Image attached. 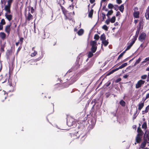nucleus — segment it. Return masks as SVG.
I'll list each match as a JSON object with an SVG mask.
<instances>
[{"label": "nucleus", "instance_id": "nucleus-46", "mask_svg": "<svg viewBox=\"0 0 149 149\" xmlns=\"http://www.w3.org/2000/svg\"><path fill=\"white\" fill-rule=\"evenodd\" d=\"M108 7L109 9H112L114 7V6L112 4L109 3L108 4Z\"/></svg>", "mask_w": 149, "mask_h": 149}, {"label": "nucleus", "instance_id": "nucleus-5", "mask_svg": "<svg viewBox=\"0 0 149 149\" xmlns=\"http://www.w3.org/2000/svg\"><path fill=\"white\" fill-rule=\"evenodd\" d=\"M11 6L8 4L5 5L4 8L3 10H4L6 12V13H11Z\"/></svg>", "mask_w": 149, "mask_h": 149}, {"label": "nucleus", "instance_id": "nucleus-51", "mask_svg": "<svg viewBox=\"0 0 149 149\" xmlns=\"http://www.w3.org/2000/svg\"><path fill=\"white\" fill-rule=\"evenodd\" d=\"M121 80V79L120 78H119L117 79L115 81V82L116 83H117L120 81Z\"/></svg>", "mask_w": 149, "mask_h": 149}, {"label": "nucleus", "instance_id": "nucleus-13", "mask_svg": "<svg viewBox=\"0 0 149 149\" xmlns=\"http://www.w3.org/2000/svg\"><path fill=\"white\" fill-rule=\"evenodd\" d=\"M28 16L26 18L25 21L27 22V21H29H29L33 19V16L31 15L30 13H29L28 14Z\"/></svg>", "mask_w": 149, "mask_h": 149}, {"label": "nucleus", "instance_id": "nucleus-63", "mask_svg": "<svg viewBox=\"0 0 149 149\" xmlns=\"http://www.w3.org/2000/svg\"><path fill=\"white\" fill-rule=\"evenodd\" d=\"M6 1H4L3 0H1V4H5Z\"/></svg>", "mask_w": 149, "mask_h": 149}, {"label": "nucleus", "instance_id": "nucleus-8", "mask_svg": "<svg viewBox=\"0 0 149 149\" xmlns=\"http://www.w3.org/2000/svg\"><path fill=\"white\" fill-rule=\"evenodd\" d=\"M9 74L10 75V74L12 73V72L14 69V65L13 62H12L11 64H9Z\"/></svg>", "mask_w": 149, "mask_h": 149}, {"label": "nucleus", "instance_id": "nucleus-20", "mask_svg": "<svg viewBox=\"0 0 149 149\" xmlns=\"http://www.w3.org/2000/svg\"><path fill=\"white\" fill-rule=\"evenodd\" d=\"M91 122H93V123L92 124H91V125H89V127H88L89 130L93 129L95 125V123H94L93 122V120H91Z\"/></svg>", "mask_w": 149, "mask_h": 149}, {"label": "nucleus", "instance_id": "nucleus-10", "mask_svg": "<svg viewBox=\"0 0 149 149\" xmlns=\"http://www.w3.org/2000/svg\"><path fill=\"white\" fill-rule=\"evenodd\" d=\"M93 65V63L92 61L89 62L86 65L85 69L86 70H88L92 67Z\"/></svg>", "mask_w": 149, "mask_h": 149}, {"label": "nucleus", "instance_id": "nucleus-30", "mask_svg": "<svg viewBox=\"0 0 149 149\" xmlns=\"http://www.w3.org/2000/svg\"><path fill=\"white\" fill-rule=\"evenodd\" d=\"M113 13V11L112 10H111L108 11L107 13V14L106 15L108 17H109V15H112Z\"/></svg>", "mask_w": 149, "mask_h": 149}, {"label": "nucleus", "instance_id": "nucleus-42", "mask_svg": "<svg viewBox=\"0 0 149 149\" xmlns=\"http://www.w3.org/2000/svg\"><path fill=\"white\" fill-rule=\"evenodd\" d=\"M102 29L104 30L107 31L108 30V27L106 25H104L102 27Z\"/></svg>", "mask_w": 149, "mask_h": 149}, {"label": "nucleus", "instance_id": "nucleus-50", "mask_svg": "<svg viewBox=\"0 0 149 149\" xmlns=\"http://www.w3.org/2000/svg\"><path fill=\"white\" fill-rule=\"evenodd\" d=\"M149 133H148V134H145L146 135V136H145V138H146V139H148V141H149Z\"/></svg>", "mask_w": 149, "mask_h": 149}, {"label": "nucleus", "instance_id": "nucleus-34", "mask_svg": "<svg viewBox=\"0 0 149 149\" xmlns=\"http://www.w3.org/2000/svg\"><path fill=\"white\" fill-rule=\"evenodd\" d=\"M93 53L92 51L89 52L88 55V58L91 57L93 55Z\"/></svg>", "mask_w": 149, "mask_h": 149}, {"label": "nucleus", "instance_id": "nucleus-19", "mask_svg": "<svg viewBox=\"0 0 149 149\" xmlns=\"http://www.w3.org/2000/svg\"><path fill=\"white\" fill-rule=\"evenodd\" d=\"M93 10L91 9L90 11L89 12L88 14V17L89 18H92L93 17Z\"/></svg>", "mask_w": 149, "mask_h": 149}, {"label": "nucleus", "instance_id": "nucleus-44", "mask_svg": "<svg viewBox=\"0 0 149 149\" xmlns=\"http://www.w3.org/2000/svg\"><path fill=\"white\" fill-rule=\"evenodd\" d=\"M13 0H8L7 1V4L11 6Z\"/></svg>", "mask_w": 149, "mask_h": 149}, {"label": "nucleus", "instance_id": "nucleus-28", "mask_svg": "<svg viewBox=\"0 0 149 149\" xmlns=\"http://www.w3.org/2000/svg\"><path fill=\"white\" fill-rule=\"evenodd\" d=\"M124 4H122L119 7V10L121 12H123V11L124 10Z\"/></svg>", "mask_w": 149, "mask_h": 149}, {"label": "nucleus", "instance_id": "nucleus-40", "mask_svg": "<svg viewBox=\"0 0 149 149\" xmlns=\"http://www.w3.org/2000/svg\"><path fill=\"white\" fill-rule=\"evenodd\" d=\"M99 38V36L97 34H95L94 36V39L96 40H98Z\"/></svg>", "mask_w": 149, "mask_h": 149}, {"label": "nucleus", "instance_id": "nucleus-25", "mask_svg": "<svg viewBox=\"0 0 149 149\" xmlns=\"http://www.w3.org/2000/svg\"><path fill=\"white\" fill-rule=\"evenodd\" d=\"M144 103H140L138 105V109L139 110H141V109L144 106Z\"/></svg>", "mask_w": 149, "mask_h": 149}, {"label": "nucleus", "instance_id": "nucleus-9", "mask_svg": "<svg viewBox=\"0 0 149 149\" xmlns=\"http://www.w3.org/2000/svg\"><path fill=\"white\" fill-rule=\"evenodd\" d=\"M140 125L139 124V126L137 130L138 134L137 135L142 137V136L143 134V132L140 127Z\"/></svg>", "mask_w": 149, "mask_h": 149}, {"label": "nucleus", "instance_id": "nucleus-22", "mask_svg": "<svg viewBox=\"0 0 149 149\" xmlns=\"http://www.w3.org/2000/svg\"><path fill=\"white\" fill-rule=\"evenodd\" d=\"M97 42L95 40L94 41H91L90 42V45L92 46H97Z\"/></svg>", "mask_w": 149, "mask_h": 149}, {"label": "nucleus", "instance_id": "nucleus-35", "mask_svg": "<svg viewBox=\"0 0 149 149\" xmlns=\"http://www.w3.org/2000/svg\"><path fill=\"white\" fill-rule=\"evenodd\" d=\"M146 144L145 143V142H142L141 144L140 148H143L146 146Z\"/></svg>", "mask_w": 149, "mask_h": 149}, {"label": "nucleus", "instance_id": "nucleus-37", "mask_svg": "<svg viewBox=\"0 0 149 149\" xmlns=\"http://www.w3.org/2000/svg\"><path fill=\"white\" fill-rule=\"evenodd\" d=\"M6 24V22L4 19H2L0 22V24L3 25H5Z\"/></svg>", "mask_w": 149, "mask_h": 149}, {"label": "nucleus", "instance_id": "nucleus-23", "mask_svg": "<svg viewBox=\"0 0 149 149\" xmlns=\"http://www.w3.org/2000/svg\"><path fill=\"white\" fill-rule=\"evenodd\" d=\"M100 40L102 41L105 40L106 39V37L105 35V34L103 33L102 34L100 37Z\"/></svg>", "mask_w": 149, "mask_h": 149}, {"label": "nucleus", "instance_id": "nucleus-26", "mask_svg": "<svg viewBox=\"0 0 149 149\" xmlns=\"http://www.w3.org/2000/svg\"><path fill=\"white\" fill-rule=\"evenodd\" d=\"M149 109V105L146 108L145 111H142V114H144L145 113H147L148 112Z\"/></svg>", "mask_w": 149, "mask_h": 149}, {"label": "nucleus", "instance_id": "nucleus-15", "mask_svg": "<svg viewBox=\"0 0 149 149\" xmlns=\"http://www.w3.org/2000/svg\"><path fill=\"white\" fill-rule=\"evenodd\" d=\"M139 11H134L133 13V15L134 18H138L139 17Z\"/></svg>", "mask_w": 149, "mask_h": 149}, {"label": "nucleus", "instance_id": "nucleus-49", "mask_svg": "<svg viewBox=\"0 0 149 149\" xmlns=\"http://www.w3.org/2000/svg\"><path fill=\"white\" fill-rule=\"evenodd\" d=\"M11 54V52L10 50H8L7 51V53L6 54L7 56H9V55H10Z\"/></svg>", "mask_w": 149, "mask_h": 149}, {"label": "nucleus", "instance_id": "nucleus-47", "mask_svg": "<svg viewBox=\"0 0 149 149\" xmlns=\"http://www.w3.org/2000/svg\"><path fill=\"white\" fill-rule=\"evenodd\" d=\"M37 54V52L34 50V52L31 54V56L32 57L35 56Z\"/></svg>", "mask_w": 149, "mask_h": 149}, {"label": "nucleus", "instance_id": "nucleus-36", "mask_svg": "<svg viewBox=\"0 0 149 149\" xmlns=\"http://www.w3.org/2000/svg\"><path fill=\"white\" fill-rule=\"evenodd\" d=\"M120 104L122 106H125V102L124 100H122L120 101Z\"/></svg>", "mask_w": 149, "mask_h": 149}, {"label": "nucleus", "instance_id": "nucleus-4", "mask_svg": "<svg viewBox=\"0 0 149 149\" xmlns=\"http://www.w3.org/2000/svg\"><path fill=\"white\" fill-rule=\"evenodd\" d=\"M145 83V81L142 80H140L137 82L136 84L135 87L136 88H138L141 87L142 85H143Z\"/></svg>", "mask_w": 149, "mask_h": 149}, {"label": "nucleus", "instance_id": "nucleus-58", "mask_svg": "<svg viewBox=\"0 0 149 149\" xmlns=\"http://www.w3.org/2000/svg\"><path fill=\"white\" fill-rule=\"evenodd\" d=\"M110 84L111 82L109 81L105 84V86L106 87H108L110 85Z\"/></svg>", "mask_w": 149, "mask_h": 149}, {"label": "nucleus", "instance_id": "nucleus-18", "mask_svg": "<svg viewBox=\"0 0 149 149\" xmlns=\"http://www.w3.org/2000/svg\"><path fill=\"white\" fill-rule=\"evenodd\" d=\"M0 37L2 40H4L6 37V34L3 32L0 33Z\"/></svg>", "mask_w": 149, "mask_h": 149}, {"label": "nucleus", "instance_id": "nucleus-53", "mask_svg": "<svg viewBox=\"0 0 149 149\" xmlns=\"http://www.w3.org/2000/svg\"><path fill=\"white\" fill-rule=\"evenodd\" d=\"M123 54L121 53L118 56L117 60H119L123 56Z\"/></svg>", "mask_w": 149, "mask_h": 149}, {"label": "nucleus", "instance_id": "nucleus-24", "mask_svg": "<svg viewBox=\"0 0 149 149\" xmlns=\"http://www.w3.org/2000/svg\"><path fill=\"white\" fill-rule=\"evenodd\" d=\"M97 46H92L91 49V51L93 53L95 52L97 50Z\"/></svg>", "mask_w": 149, "mask_h": 149}, {"label": "nucleus", "instance_id": "nucleus-41", "mask_svg": "<svg viewBox=\"0 0 149 149\" xmlns=\"http://www.w3.org/2000/svg\"><path fill=\"white\" fill-rule=\"evenodd\" d=\"M24 39L23 37H21L20 38L19 40L18 41H19L20 44L21 45H22L23 42V40Z\"/></svg>", "mask_w": 149, "mask_h": 149}, {"label": "nucleus", "instance_id": "nucleus-62", "mask_svg": "<svg viewBox=\"0 0 149 149\" xmlns=\"http://www.w3.org/2000/svg\"><path fill=\"white\" fill-rule=\"evenodd\" d=\"M13 28L14 29L16 27L17 24L16 23H14L13 24Z\"/></svg>", "mask_w": 149, "mask_h": 149}, {"label": "nucleus", "instance_id": "nucleus-29", "mask_svg": "<svg viewBox=\"0 0 149 149\" xmlns=\"http://www.w3.org/2000/svg\"><path fill=\"white\" fill-rule=\"evenodd\" d=\"M142 127L143 129H146L147 128V125L146 122H144L142 124Z\"/></svg>", "mask_w": 149, "mask_h": 149}, {"label": "nucleus", "instance_id": "nucleus-14", "mask_svg": "<svg viewBox=\"0 0 149 149\" xmlns=\"http://www.w3.org/2000/svg\"><path fill=\"white\" fill-rule=\"evenodd\" d=\"M145 15L146 19L149 20V6L146 10Z\"/></svg>", "mask_w": 149, "mask_h": 149}, {"label": "nucleus", "instance_id": "nucleus-17", "mask_svg": "<svg viewBox=\"0 0 149 149\" xmlns=\"http://www.w3.org/2000/svg\"><path fill=\"white\" fill-rule=\"evenodd\" d=\"M102 44H103L105 47L107 46L109 44V42L108 41V40L107 39V40H105L102 41Z\"/></svg>", "mask_w": 149, "mask_h": 149}, {"label": "nucleus", "instance_id": "nucleus-33", "mask_svg": "<svg viewBox=\"0 0 149 149\" xmlns=\"http://www.w3.org/2000/svg\"><path fill=\"white\" fill-rule=\"evenodd\" d=\"M142 24V22L140 21L139 23V27L137 28L138 29H139V30H140L141 29H143Z\"/></svg>", "mask_w": 149, "mask_h": 149}, {"label": "nucleus", "instance_id": "nucleus-21", "mask_svg": "<svg viewBox=\"0 0 149 149\" xmlns=\"http://www.w3.org/2000/svg\"><path fill=\"white\" fill-rule=\"evenodd\" d=\"M6 43H4L3 44L1 45L0 50L2 52H4L5 51L4 48L6 46Z\"/></svg>", "mask_w": 149, "mask_h": 149}, {"label": "nucleus", "instance_id": "nucleus-16", "mask_svg": "<svg viewBox=\"0 0 149 149\" xmlns=\"http://www.w3.org/2000/svg\"><path fill=\"white\" fill-rule=\"evenodd\" d=\"M74 123V122H73V121L72 119L69 120H67V124L69 126H72Z\"/></svg>", "mask_w": 149, "mask_h": 149}, {"label": "nucleus", "instance_id": "nucleus-56", "mask_svg": "<svg viewBox=\"0 0 149 149\" xmlns=\"http://www.w3.org/2000/svg\"><path fill=\"white\" fill-rule=\"evenodd\" d=\"M148 139H145V138H144V141L143 142H145V143H149V142H148Z\"/></svg>", "mask_w": 149, "mask_h": 149}, {"label": "nucleus", "instance_id": "nucleus-43", "mask_svg": "<svg viewBox=\"0 0 149 149\" xmlns=\"http://www.w3.org/2000/svg\"><path fill=\"white\" fill-rule=\"evenodd\" d=\"M147 78V76L146 74H144L141 76V78L142 79H145Z\"/></svg>", "mask_w": 149, "mask_h": 149}, {"label": "nucleus", "instance_id": "nucleus-3", "mask_svg": "<svg viewBox=\"0 0 149 149\" xmlns=\"http://www.w3.org/2000/svg\"><path fill=\"white\" fill-rule=\"evenodd\" d=\"M67 78V75H65L63 77L60 78V82L63 84V86L64 87H65L66 86L64 85V84L68 80Z\"/></svg>", "mask_w": 149, "mask_h": 149}, {"label": "nucleus", "instance_id": "nucleus-2", "mask_svg": "<svg viewBox=\"0 0 149 149\" xmlns=\"http://www.w3.org/2000/svg\"><path fill=\"white\" fill-rule=\"evenodd\" d=\"M71 134V137H75V139H77L80 136H81V141L82 142L84 141L85 139L86 136H85L84 135H81L80 136L79 135L78 132H77L76 134H74L73 133H70Z\"/></svg>", "mask_w": 149, "mask_h": 149}, {"label": "nucleus", "instance_id": "nucleus-12", "mask_svg": "<svg viewBox=\"0 0 149 149\" xmlns=\"http://www.w3.org/2000/svg\"><path fill=\"white\" fill-rule=\"evenodd\" d=\"M11 23L9 25H7L5 27V31L8 34L10 33V31Z\"/></svg>", "mask_w": 149, "mask_h": 149}, {"label": "nucleus", "instance_id": "nucleus-1", "mask_svg": "<svg viewBox=\"0 0 149 149\" xmlns=\"http://www.w3.org/2000/svg\"><path fill=\"white\" fill-rule=\"evenodd\" d=\"M60 6L62 12L64 15L65 20L68 19L71 20L72 19V13H68V11L60 4Z\"/></svg>", "mask_w": 149, "mask_h": 149}, {"label": "nucleus", "instance_id": "nucleus-59", "mask_svg": "<svg viewBox=\"0 0 149 149\" xmlns=\"http://www.w3.org/2000/svg\"><path fill=\"white\" fill-rule=\"evenodd\" d=\"M119 69H120V68H119V67L118 68H116L115 69H114L113 70H112V71L113 72H115V71H116L118 70Z\"/></svg>", "mask_w": 149, "mask_h": 149}, {"label": "nucleus", "instance_id": "nucleus-48", "mask_svg": "<svg viewBox=\"0 0 149 149\" xmlns=\"http://www.w3.org/2000/svg\"><path fill=\"white\" fill-rule=\"evenodd\" d=\"M102 21H104L105 19L106 18V15L104 13H102Z\"/></svg>", "mask_w": 149, "mask_h": 149}, {"label": "nucleus", "instance_id": "nucleus-31", "mask_svg": "<svg viewBox=\"0 0 149 149\" xmlns=\"http://www.w3.org/2000/svg\"><path fill=\"white\" fill-rule=\"evenodd\" d=\"M116 17L115 16H113L112 17L111 19H110V21L111 23H114L116 21Z\"/></svg>", "mask_w": 149, "mask_h": 149}, {"label": "nucleus", "instance_id": "nucleus-52", "mask_svg": "<svg viewBox=\"0 0 149 149\" xmlns=\"http://www.w3.org/2000/svg\"><path fill=\"white\" fill-rule=\"evenodd\" d=\"M132 46V45H131L130 44V45H128L127 46V47L126 49V50H127L130 49Z\"/></svg>", "mask_w": 149, "mask_h": 149}, {"label": "nucleus", "instance_id": "nucleus-38", "mask_svg": "<svg viewBox=\"0 0 149 149\" xmlns=\"http://www.w3.org/2000/svg\"><path fill=\"white\" fill-rule=\"evenodd\" d=\"M141 59L139 58L138 60H137L136 62L135 63L134 66L136 65L137 64L139 63L141 61Z\"/></svg>", "mask_w": 149, "mask_h": 149}, {"label": "nucleus", "instance_id": "nucleus-54", "mask_svg": "<svg viewBox=\"0 0 149 149\" xmlns=\"http://www.w3.org/2000/svg\"><path fill=\"white\" fill-rule=\"evenodd\" d=\"M137 112V109L136 111V113L135 114H134L133 115V119H135L136 118V117L137 116V115H136Z\"/></svg>", "mask_w": 149, "mask_h": 149}, {"label": "nucleus", "instance_id": "nucleus-27", "mask_svg": "<svg viewBox=\"0 0 149 149\" xmlns=\"http://www.w3.org/2000/svg\"><path fill=\"white\" fill-rule=\"evenodd\" d=\"M84 33V31L82 29H80L77 32V34L79 36L82 35Z\"/></svg>", "mask_w": 149, "mask_h": 149}, {"label": "nucleus", "instance_id": "nucleus-55", "mask_svg": "<svg viewBox=\"0 0 149 149\" xmlns=\"http://www.w3.org/2000/svg\"><path fill=\"white\" fill-rule=\"evenodd\" d=\"M110 22V21L109 19H107L105 21V23L107 24L108 25L109 24Z\"/></svg>", "mask_w": 149, "mask_h": 149}, {"label": "nucleus", "instance_id": "nucleus-45", "mask_svg": "<svg viewBox=\"0 0 149 149\" xmlns=\"http://www.w3.org/2000/svg\"><path fill=\"white\" fill-rule=\"evenodd\" d=\"M148 61H149V57L146 58L144 59V60L141 62V63L143 64L144 63H145Z\"/></svg>", "mask_w": 149, "mask_h": 149}, {"label": "nucleus", "instance_id": "nucleus-57", "mask_svg": "<svg viewBox=\"0 0 149 149\" xmlns=\"http://www.w3.org/2000/svg\"><path fill=\"white\" fill-rule=\"evenodd\" d=\"M116 1L118 4H121L122 2V0H116Z\"/></svg>", "mask_w": 149, "mask_h": 149}, {"label": "nucleus", "instance_id": "nucleus-61", "mask_svg": "<svg viewBox=\"0 0 149 149\" xmlns=\"http://www.w3.org/2000/svg\"><path fill=\"white\" fill-rule=\"evenodd\" d=\"M149 98V93L148 94H147L146 97L145 99H144V101L147 99Z\"/></svg>", "mask_w": 149, "mask_h": 149}, {"label": "nucleus", "instance_id": "nucleus-6", "mask_svg": "<svg viewBox=\"0 0 149 149\" xmlns=\"http://www.w3.org/2000/svg\"><path fill=\"white\" fill-rule=\"evenodd\" d=\"M146 36V34L145 33H142L140 34L139 37L138 39L139 40L142 42L144 40Z\"/></svg>", "mask_w": 149, "mask_h": 149}, {"label": "nucleus", "instance_id": "nucleus-11", "mask_svg": "<svg viewBox=\"0 0 149 149\" xmlns=\"http://www.w3.org/2000/svg\"><path fill=\"white\" fill-rule=\"evenodd\" d=\"M8 13H5V16L9 21H10L13 18V16L11 14H8Z\"/></svg>", "mask_w": 149, "mask_h": 149}, {"label": "nucleus", "instance_id": "nucleus-60", "mask_svg": "<svg viewBox=\"0 0 149 149\" xmlns=\"http://www.w3.org/2000/svg\"><path fill=\"white\" fill-rule=\"evenodd\" d=\"M114 6V8L115 10H117L118 9V5H115Z\"/></svg>", "mask_w": 149, "mask_h": 149}, {"label": "nucleus", "instance_id": "nucleus-32", "mask_svg": "<svg viewBox=\"0 0 149 149\" xmlns=\"http://www.w3.org/2000/svg\"><path fill=\"white\" fill-rule=\"evenodd\" d=\"M127 63H125L122 64L119 67L120 69L123 68L127 66Z\"/></svg>", "mask_w": 149, "mask_h": 149}, {"label": "nucleus", "instance_id": "nucleus-7", "mask_svg": "<svg viewBox=\"0 0 149 149\" xmlns=\"http://www.w3.org/2000/svg\"><path fill=\"white\" fill-rule=\"evenodd\" d=\"M142 136L136 135L135 138V142L134 144L136 145V143H140L141 141Z\"/></svg>", "mask_w": 149, "mask_h": 149}, {"label": "nucleus", "instance_id": "nucleus-64", "mask_svg": "<svg viewBox=\"0 0 149 149\" xmlns=\"http://www.w3.org/2000/svg\"><path fill=\"white\" fill-rule=\"evenodd\" d=\"M120 12L119 11H118L116 13V16H118L119 15H120Z\"/></svg>", "mask_w": 149, "mask_h": 149}, {"label": "nucleus", "instance_id": "nucleus-39", "mask_svg": "<svg viewBox=\"0 0 149 149\" xmlns=\"http://www.w3.org/2000/svg\"><path fill=\"white\" fill-rule=\"evenodd\" d=\"M44 36H45V38H43L44 39L48 38L49 36V34L48 33H45V31H44Z\"/></svg>", "mask_w": 149, "mask_h": 149}]
</instances>
